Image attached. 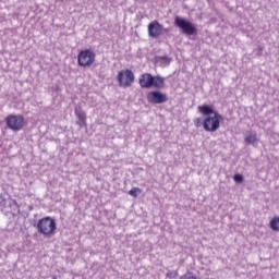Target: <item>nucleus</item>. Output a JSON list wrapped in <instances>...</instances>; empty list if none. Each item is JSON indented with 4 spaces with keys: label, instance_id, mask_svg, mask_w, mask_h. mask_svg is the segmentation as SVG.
<instances>
[{
    "label": "nucleus",
    "instance_id": "obj_17",
    "mask_svg": "<svg viewBox=\"0 0 279 279\" xmlns=\"http://www.w3.org/2000/svg\"><path fill=\"white\" fill-rule=\"evenodd\" d=\"M233 180L234 182H236V184H243V180H244L243 174L241 173L234 174Z\"/></svg>",
    "mask_w": 279,
    "mask_h": 279
},
{
    "label": "nucleus",
    "instance_id": "obj_20",
    "mask_svg": "<svg viewBox=\"0 0 279 279\" xmlns=\"http://www.w3.org/2000/svg\"><path fill=\"white\" fill-rule=\"evenodd\" d=\"M194 125L195 128H202V125H204V122L202 123V118H196L194 120Z\"/></svg>",
    "mask_w": 279,
    "mask_h": 279
},
{
    "label": "nucleus",
    "instance_id": "obj_21",
    "mask_svg": "<svg viewBox=\"0 0 279 279\" xmlns=\"http://www.w3.org/2000/svg\"><path fill=\"white\" fill-rule=\"evenodd\" d=\"M162 32H163L165 34H169V28H163Z\"/></svg>",
    "mask_w": 279,
    "mask_h": 279
},
{
    "label": "nucleus",
    "instance_id": "obj_15",
    "mask_svg": "<svg viewBox=\"0 0 279 279\" xmlns=\"http://www.w3.org/2000/svg\"><path fill=\"white\" fill-rule=\"evenodd\" d=\"M255 142H256V133H248L245 137V143H247L248 145H254Z\"/></svg>",
    "mask_w": 279,
    "mask_h": 279
},
{
    "label": "nucleus",
    "instance_id": "obj_22",
    "mask_svg": "<svg viewBox=\"0 0 279 279\" xmlns=\"http://www.w3.org/2000/svg\"><path fill=\"white\" fill-rule=\"evenodd\" d=\"M33 209H34V207H32V206L28 207V210H33Z\"/></svg>",
    "mask_w": 279,
    "mask_h": 279
},
{
    "label": "nucleus",
    "instance_id": "obj_12",
    "mask_svg": "<svg viewBox=\"0 0 279 279\" xmlns=\"http://www.w3.org/2000/svg\"><path fill=\"white\" fill-rule=\"evenodd\" d=\"M197 110L201 114H203L205 118L206 117H215V114H219L216 110H215V106L213 105H202L197 107ZM213 114V116H211Z\"/></svg>",
    "mask_w": 279,
    "mask_h": 279
},
{
    "label": "nucleus",
    "instance_id": "obj_3",
    "mask_svg": "<svg viewBox=\"0 0 279 279\" xmlns=\"http://www.w3.org/2000/svg\"><path fill=\"white\" fill-rule=\"evenodd\" d=\"M36 228L39 234H44V236H51L56 234L58 225L56 223V219L47 216L38 220Z\"/></svg>",
    "mask_w": 279,
    "mask_h": 279
},
{
    "label": "nucleus",
    "instance_id": "obj_1",
    "mask_svg": "<svg viewBox=\"0 0 279 279\" xmlns=\"http://www.w3.org/2000/svg\"><path fill=\"white\" fill-rule=\"evenodd\" d=\"M0 210L9 217V219H14V217H19V215H21V208L16 201L5 198V194H0Z\"/></svg>",
    "mask_w": 279,
    "mask_h": 279
},
{
    "label": "nucleus",
    "instance_id": "obj_2",
    "mask_svg": "<svg viewBox=\"0 0 279 279\" xmlns=\"http://www.w3.org/2000/svg\"><path fill=\"white\" fill-rule=\"evenodd\" d=\"M141 88H165V77L144 73L140 76Z\"/></svg>",
    "mask_w": 279,
    "mask_h": 279
},
{
    "label": "nucleus",
    "instance_id": "obj_14",
    "mask_svg": "<svg viewBox=\"0 0 279 279\" xmlns=\"http://www.w3.org/2000/svg\"><path fill=\"white\" fill-rule=\"evenodd\" d=\"M270 228L274 230V232H278L279 230V218L275 217L270 220Z\"/></svg>",
    "mask_w": 279,
    "mask_h": 279
},
{
    "label": "nucleus",
    "instance_id": "obj_7",
    "mask_svg": "<svg viewBox=\"0 0 279 279\" xmlns=\"http://www.w3.org/2000/svg\"><path fill=\"white\" fill-rule=\"evenodd\" d=\"M134 72H132V70L130 69L121 70L120 72H118L117 81L121 88H130V86L134 84Z\"/></svg>",
    "mask_w": 279,
    "mask_h": 279
},
{
    "label": "nucleus",
    "instance_id": "obj_13",
    "mask_svg": "<svg viewBox=\"0 0 279 279\" xmlns=\"http://www.w3.org/2000/svg\"><path fill=\"white\" fill-rule=\"evenodd\" d=\"M156 62L162 66H169V64H171V59L169 57H156Z\"/></svg>",
    "mask_w": 279,
    "mask_h": 279
},
{
    "label": "nucleus",
    "instance_id": "obj_19",
    "mask_svg": "<svg viewBox=\"0 0 279 279\" xmlns=\"http://www.w3.org/2000/svg\"><path fill=\"white\" fill-rule=\"evenodd\" d=\"M177 276H178V270H174V271L169 270V271L166 274V277H167V278H170V279H173V278H175Z\"/></svg>",
    "mask_w": 279,
    "mask_h": 279
},
{
    "label": "nucleus",
    "instance_id": "obj_6",
    "mask_svg": "<svg viewBox=\"0 0 279 279\" xmlns=\"http://www.w3.org/2000/svg\"><path fill=\"white\" fill-rule=\"evenodd\" d=\"M223 121V117L220 113H215L213 117H206L203 121V128L205 132H217Z\"/></svg>",
    "mask_w": 279,
    "mask_h": 279
},
{
    "label": "nucleus",
    "instance_id": "obj_9",
    "mask_svg": "<svg viewBox=\"0 0 279 279\" xmlns=\"http://www.w3.org/2000/svg\"><path fill=\"white\" fill-rule=\"evenodd\" d=\"M146 99H147L148 104H154V105L167 104V101H169L167 94H165L160 90L149 92L146 96Z\"/></svg>",
    "mask_w": 279,
    "mask_h": 279
},
{
    "label": "nucleus",
    "instance_id": "obj_16",
    "mask_svg": "<svg viewBox=\"0 0 279 279\" xmlns=\"http://www.w3.org/2000/svg\"><path fill=\"white\" fill-rule=\"evenodd\" d=\"M138 193H142L141 187H133L129 191V195L132 197H138Z\"/></svg>",
    "mask_w": 279,
    "mask_h": 279
},
{
    "label": "nucleus",
    "instance_id": "obj_8",
    "mask_svg": "<svg viewBox=\"0 0 279 279\" xmlns=\"http://www.w3.org/2000/svg\"><path fill=\"white\" fill-rule=\"evenodd\" d=\"M5 123L10 130H13V132H19L20 130H23L25 125V118L21 114H10L5 118Z\"/></svg>",
    "mask_w": 279,
    "mask_h": 279
},
{
    "label": "nucleus",
    "instance_id": "obj_11",
    "mask_svg": "<svg viewBox=\"0 0 279 279\" xmlns=\"http://www.w3.org/2000/svg\"><path fill=\"white\" fill-rule=\"evenodd\" d=\"M74 114L77 117L76 125L80 128L86 126V112L82 109V104L74 107Z\"/></svg>",
    "mask_w": 279,
    "mask_h": 279
},
{
    "label": "nucleus",
    "instance_id": "obj_4",
    "mask_svg": "<svg viewBox=\"0 0 279 279\" xmlns=\"http://www.w3.org/2000/svg\"><path fill=\"white\" fill-rule=\"evenodd\" d=\"M174 25L175 27L181 29L182 34H184L185 36H197V26L193 22L184 17H180L177 15L174 17Z\"/></svg>",
    "mask_w": 279,
    "mask_h": 279
},
{
    "label": "nucleus",
    "instance_id": "obj_10",
    "mask_svg": "<svg viewBox=\"0 0 279 279\" xmlns=\"http://www.w3.org/2000/svg\"><path fill=\"white\" fill-rule=\"evenodd\" d=\"M163 26L158 21H153L148 24V36L149 38H158L162 35Z\"/></svg>",
    "mask_w": 279,
    "mask_h": 279
},
{
    "label": "nucleus",
    "instance_id": "obj_5",
    "mask_svg": "<svg viewBox=\"0 0 279 279\" xmlns=\"http://www.w3.org/2000/svg\"><path fill=\"white\" fill-rule=\"evenodd\" d=\"M95 58L97 54L92 49L81 50L77 54V64L78 66H93L95 64Z\"/></svg>",
    "mask_w": 279,
    "mask_h": 279
},
{
    "label": "nucleus",
    "instance_id": "obj_18",
    "mask_svg": "<svg viewBox=\"0 0 279 279\" xmlns=\"http://www.w3.org/2000/svg\"><path fill=\"white\" fill-rule=\"evenodd\" d=\"M180 279H197V277L193 275L192 271H187L185 275L181 276Z\"/></svg>",
    "mask_w": 279,
    "mask_h": 279
}]
</instances>
